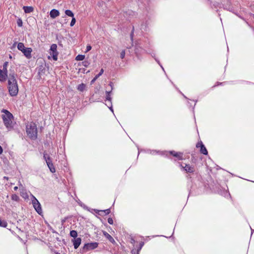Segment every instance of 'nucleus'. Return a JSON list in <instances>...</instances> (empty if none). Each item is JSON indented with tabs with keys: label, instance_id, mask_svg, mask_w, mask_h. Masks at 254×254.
I'll use <instances>...</instances> for the list:
<instances>
[{
	"label": "nucleus",
	"instance_id": "f257e3e1",
	"mask_svg": "<svg viewBox=\"0 0 254 254\" xmlns=\"http://www.w3.org/2000/svg\"><path fill=\"white\" fill-rule=\"evenodd\" d=\"M16 78L17 74L14 72L9 73L7 88L9 94L11 97L16 96L18 93L19 88Z\"/></svg>",
	"mask_w": 254,
	"mask_h": 254
},
{
	"label": "nucleus",
	"instance_id": "f03ea898",
	"mask_svg": "<svg viewBox=\"0 0 254 254\" xmlns=\"http://www.w3.org/2000/svg\"><path fill=\"white\" fill-rule=\"evenodd\" d=\"M150 45V41L148 39L145 40L144 41L138 42L134 48V51L136 56L139 58V56L145 53H149L148 50Z\"/></svg>",
	"mask_w": 254,
	"mask_h": 254
},
{
	"label": "nucleus",
	"instance_id": "7ed1b4c3",
	"mask_svg": "<svg viewBox=\"0 0 254 254\" xmlns=\"http://www.w3.org/2000/svg\"><path fill=\"white\" fill-rule=\"evenodd\" d=\"M1 112L4 114L1 116L4 126L8 130H11L13 128L14 125L12 121L14 118L13 115L6 109H3Z\"/></svg>",
	"mask_w": 254,
	"mask_h": 254
},
{
	"label": "nucleus",
	"instance_id": "20e7f679",
	"mask_svg": "<svg viewBox=\"0 0 254 254\" xmlns=\"http://www.w3.org/2000/svg\"><path fill=\"white\" fill-rule=\"evenodd\" d=\"M26 131L27 135L32 140L37 138V128L35 123L31 122L26 126Z\"/></svg>",
	"mask_w": 254,
	"mask_h": 254
},
{
	"label": "nucleus",
	"instance_id": "39448f33",
	"mask_svg": "<svg viewBox=\"0 0 254 254\" xmlns=\"http://www.w3.org/2000/svg\"><path fill=\"white\" fill-rule=\"evenodd\" d=\"M168 154H170L177 158V160H183V153L181 152H176L174 150L169 151H162L161 155L168 157Z\"/></svg>",
	"mask_w": 254,
	"mask_h": 254
},
{
	"label": "nucleus",
	"instance_id": "423d86ee",
	"mask_svg": "<svg viewBox=\"0 0 254 254\" xmlns=\"http://www.w3.org/2000/svg\"><path fill=\"white\" fill-rule=\"evenodd\" d=\"M135 28L136 29V30H137L138 28L141 31V33H142L147 31L148 29V23L147 21L146 20L145 22H142L140 26L138 25V28L136 26H135V27L134 26H132V29L130 34V39L132 41H133V33L135 30Z\"/></svg>",
	"mask_w": 254,
	"mask_h": 254
},
{
	"label": "nucleus",
	"instance_id": "0eeeda50",
	"mask_svg": "<svg viewBox=\"0 0 254 254\" xmlns=\"http://www.w3.org/2000/svg\"><path fill=\"white\" fill-rule=\"evenodd\" d=\"M31 200L33 207L34 208L35 210H36L38 214H39V215H41L43 213V211L40 203L39 202L38 200L35 197V196H34L32 194H31Z\"/></svg>",
	"mask_w": 254,
	"mask_h": 254
},
{
	"label": "nucleus",
	"instance_id": "6e6552de",
	"mask_svg": "<svg viewBox=\"0 0 254 254\" xmlns=\"http://www.w3.org/2000/svg\"><path fill=\"white\" fill-rule=\"evenodd\" d=\"M99 244L97 242H91L86 243L83 247V250L87 252L90 250H94L98 246Z\"/></svg>",
	"mask_w": 254,
	"mask_h": 254
},
{
	"label": "nucleus",
	"instance_id": "1a4fd4ad",
	"mask_svg": "<svg viewBox=\"0 0 254 254\" xmlns=\"http://www.w3.org/2000/svg\"><path fill=\"white\" fill-rule=\"evenodd\" d=\"M180 166L182 167V169L187 173H193L195 171L194 167L189 164H185V166H184L182 164H180Z\"/></svg>",
	"mask_w": 254,
	"mask_h": 254
},
{
	"label": "nucleus",
	"instance_id": "9d476101",
	"mask_svg": "<svg viewBox=\"0 0 254 254\" xmlns=\"http://www.w3.org/2000/svg\"><path fill=\"white\" fill-rule=\"evenodd\" d=\"M196 147L197 148H200V152L201 154L205 155L208 154L207 150L202 141L198 142L196 144Z\"/></svg>",
	"mask_w": 254,
	"mask_h": 254
},
{
	"label": "nucleus",
	"instance_id": "9b49d317",
	"mask_svg": "<svg viewBox=\"0 0 254 254\" xmlns=\"http://www.w3.org/2000/svg\"><path fill=\"white\" fill-rule=\"evenodd\" d=\"M9 74L8 72L3 71L0 69V82H3L6 81V79L8 80Z\"/></svg>",
	"mask_w": 254,
	"mask_h": 254
},
{
	"label": "nucleus",
	"instance_id": "f8f14e48",
	"mask_svg": "<svg viewBox=\"0 0 254 254\" xmlns=\"http://www.w3.org/2000/svg\"><path fill=\"white\" fill-rule=\"evenodd\" d=\"M109 85L111 87V90L110 91H106V96H105V98H106V100L105 101H108L109 102V103L110 102H112V98L111 97V93L112 92V90L113 89V83L112 82H110Z\"/></svg>",
	"mask_w": 254,
	"mask_h": 254
},
{
	"label": "nucleus",
	"instance_id": "ddd939ff",
	"mask_svg": "<svg viewBox=\"0 0 254 254\" xmlns=\"http://www.w3.org/2000/svg\"><path fill=\"white\" fill-rule=\"evenodd\" d=\"M32 50L31 48H25L22 51V53L27 58L30 59L31 58V52Z\"/></svg>",
	"mask_w": 254,
	"mask_h": 254
},
{
	"label": "nucleus",
	"instance_id": "4468645a",
	"mask_svg": "<svg viewBox=\"0 0 254 254\" xmlns=\"http://www.w3.org/2000/svg\"><path fill=\"white\" fill-rule=\"evenodd\" d=\"M73 245L75 249H77L81 243V239L80 238H76L72 240Z\"/></svg>",
	"mask_w": 254,
	"mask_h": 254
},
{
	"label": "nucleus",
	"instance_id": "2eb2a0df",
	"mask_svg": "<svg viewBox=\"0 0 254 254\" xmlns=\"http://www.w3.org/2000/svg\"><path fill=\"white\" fill-rule=\"evenodd\" d=\"M203 190H204V188H201L200 189H198L196 191H194L193 187H191V188L190 190L189 194L190 195V194H194V195L199 194L201 193Z\"/></svg>",
	"mask_w": 254,
	"mask_h": 254
},
{
	"label": "nucleus",
	"instance_id": "dca6fc26",
	"mask_svg": "<svg viewBox=\"0 0 254 254\" xmlns=\"http://www.w3.org/2000/svg\"><path fill=\"white\" fill-rule=\"evenodd\" d=\"M60 15V12L58 10L56 9H53L50 11V17L54 19L59 16Z\"/></svg>",
	"mask_w": 254,
	"mask_h": 254
},
{
	"label": "nucleus",
	"instance_id": "f3484780",
	"mask_svg": "<svg viewBox=\"0 0 254 254\" xmlns=\"http://www.w3.org/2000/svg\"><path fill=\"white\" fill-rule=\"evenodd\" d=\"M43 157L46 162L47 166H49V165H51L53 163L52 158L45 152L44 153Z\"/></svg>",
	"mask_w": 254,
	"mask_h": 254
},
{
	"label": "nucleus",
	"instance_id": "a211bd4d",
	"mask_svg": "<svg viewBox=\"0 0 254 254\" xmlns=\"http://www.w3.org/2000/svg\"><path fill=\"white\" fill-rule=\"evenodd\" d=\"M103 235L106 237V238L108 239L109 241V242H110L111 243L114 244L116 243L113 238L107 232L103 231Z\"/></svg>",
	"mask_w": 254,
	"mask_h": 254
},
{
	"label": "nucleus",
	"instance_id": "6ab92c4d",
	"mask_svg": "<svg viewBox=\"0 0 254 254\" xmlns=\"http://www.w3.org/2000/svg\"><path fill=\"white\" fill-rule=\"evenodd\" d=\"M135 14V13L134 11L131 10H128L125 12L124 16L126 17L127 19H129V18H131V16L134 15Z\"/></svg>",
	"mask_w": 254,
	"mask_h": 254
},
{
	"label": "nucleus",
	"instance_id": "aec40b11",
	"mask_svg": "<svg viewBox=\"0 0 254 254\" xmlns=\"http://www.w3.org/2000/svg\"><path fill=\"white\" fill-rule=\"evenodd\" d=\"M23 9L25 13H29L33 11L34 8L30 6H24Z\"/></svg>",
	"mask_w": 254,
	"mask_h": 254
},
{
	"label": "nucleus",
	"instance_id": "412c9836",
	"mask_svg": "<svg viewBox=\"0 0 254 254\" xmlns=\"http://www.w3.org/2000/svg\"><path fill=\"white\" fill-rule=\"evenodd\" d=\"M104 72L103 68H101L99 73L95 75V76L92 79L91 81V84H93L95 82V81Z\"/></svg>",
	"mask_w": 254,
	"mask_h": 254
},
{
	"label": "nucleus",
	"instance_id": "4be33fe9",
	"mask_svg": "<svg viewBox=\"0 0 254 254\" xmlns=\"http://www.w3.org/2000/svg\"><path fill=\"white\" fill-rule=\"evenodd\" d=\"M146 153H149L151 155H155L156 154H158L161 155V151L156 150H151L147 149L145 151Z\"/></svg>",
	"mask_w": 254,
	"mask_h": 254
},
{
	"label": "nucleus",
	"instance_id": "5701e85b",
	"mask_svg": "<svg viewBox=\"0 0 254 254\" xmlns=\"http://www.w3.org/2000/svg\"><path fill=\"white\" fill-rule=\"evenodd\" d=\"M50 55L52 56L54 61H56L58 60V51H51Z\"/></svg>",
	"mask_w": 254,
	"mask_h": 254
},
{
	"label": "nucleus",
	"instance_id": "b1692460",
	"mask_svg": "<svg viewBox=\"0 0 254 254\" xmlns=\"http://www.w3.org/2000/svg\"><path fill=\"white\" fill-rule=\"evenodd\" d=\"M86 87V85L83 83L79 84L77 87V89L81 92H83L85 89Z\"/></svg>",
	"mask_w": 254,
	"mask_h": 254
},
{
	"label": "nucleus",
	"instance_id": "393cba45",
	"mask_svg": "<svg viewBox=\"0 0 254 254\" xmlns=\"http://www.w3.org/2000/svg\"><path fill=\"white\" fill-rule=\"evenodd\" d=\"M223 7L224 9L230 11H232L233 9L230 3H228L226 4H223Z\"/></svg>",
	"mask_w": 254,
	"mask_h": 254
},
{
	"label": "nucleus",
	"instance_id": "a878e982",
	"mask_svg": "<svg viewBox=\"0 0 254 254\" xmlns=\"http://www.w3.org/2000/svg\"><path fill=\"white\" fill-rule=\"evenodd\" d=\"M26 47H25L24 46V45L23 43H18V44H17V49L21 51L22 52V51L25 49Z\"/></svg>",
	"mask_w": 254,
	"mask_h": 254
},
{
	"label": "nucleus",
	"instance_id": "bb28decb",
	"mask_svg": "<svg viewBox=\"0 0 254 254\" xmlns=\"http://www.w3.org/2000/svg\"><path fill=\"white\" fill-rule=\"evenodd\" d=\"M65 14L68 16L71 17H74V14H73V12L70 10H69V9L65 10Z\"/></svg>",
	"mask_w": 254,
	"mask_h": 254
},
{
	"label": "nucleus",
	"instance_id": "cd10ccee",
	"mask_svg": "<svg viewBox=\"0 0 254 254\" xmlns=\"http://www.w3.org/2000/svg\"><path fill=\"white\" fill-rule=\"evenodd\" d=\"M70 236L71 237H73L74 239L77 238V232L75 230H71L70 231Z\"/></svg>",
	"mask_w": 254,
	"mask_h": 254
},
{
	"label": "nucleus",
	"instance_id": "c85d7f7f",
	"mask_svg": "<svg viewBox=\"0 0 254 254\" xmlns=\"http://www.w3.org/2000/svg\"><path fill=\"white\" fill-rule=\"evenodd\" d=\"M85 59V55H78L76 58L75 60L76 61H83Z\"/></svg>",
	"mask_w": 254,
	"mask_h": 254
},
{
	"label": "nucleus",
	"instance_id": "c756f323",
	"mask_svg": "<svg viewBox=\"0 0 254 254\" xmlns=\"http://www.w3.org/2000/svg\"><path fill=\"white\" fill-rule=\"evenodd\" d=\"M8 64V62H5L2 65V69H1L3 71L7 72V66Z\"/></svg>",
	"mask_w": 254,
	"mask_h": 254
},
{
	"label": "nucleus",
	"instance_id": "7c9ffc66",
	"mask_svg": "<svg viewBox=\"0 0 254 254\" xmlns=\"http://www.w3.org/2000/svg\"><path fill=\"white\" fill-rule=\"evenodd\" d=\"M50 171L52 172V173H55L56 172V169L53 165V164L52 163V164L51 165H49V166H48Z\"/></svg>",
	"mask_w": 254,
	"mask_h": 254
},
{
	"label": "nucleus",
	"instance_id": "2f4dec72",
	"mask_svg": "<svg viewBox=\"0 0 254 254\" xmlns=\"http://www.w3.org/2000/svg\"><path fill=\"white\" fill-rule=\"evenodd\" d=\"M11 199L15 201H18L19 200V197L17 194H13L11 195Z\"/></svg>",
	"mask_w": 254,
	"mask_h": 254
},
{
	"label": "nucleus",
	"instance_id": "473e14b6",
	"mask_svg": "<svg viewBox=\"0 0 254 254\" xmlns=\"http://www.w3.org/2000/svg\"><path fill=\"white\" fill-rule=\"evenodd\" d=\"M50 50L51 51H57V46L55 44H53L50 47Z\"/></svg>",
	"mask_w": 254,
	"mask_h": 254
},
{
	"label": "nucleus",
	"instance_id": "72a5a7b5",
	"mask_svg": "<svg viewBox=\"0 0 254 254\" xmlns=\"http://www.w3.org/2000/svg\"><path fill=\"white\" fill-rule=\"evenodd\" d=\"M79 205L84 209L87 210L88 211H90L91 208L88 207L87 206L85 205L84 204H83L82 203H80Z\"/></svg>",
	"mask_w": 254,
	"mask_h": 254
},
{
	"label": "nucleus",
	"instance_id": "f704fd0d",
	"mask_svg": "<svg viewBox=\"0 0 254 254\" xmlns=\"http://www.w3.org/2000/svg\"><path fill=\"white\" fill-rule=\"evenodd\" d=\"M148 50L149 51V53H148V54H150L151 57L155 59V58H155V53L154 52H152V53L151 52L150 45H149V48H148Z\"/></svg>",
	"mask_w": 254,
	"mask_h": 254
},
{
	"label": "nucleus",
	"instance_id": "c9c22d12",
	"mask_svg": "<svg viewBox=\"0 0 254 254\" xmlns=\"http://www.w3.org/2000/svg\"><path fill=\"white\" fill-rule=\"evenodd\" d=\"M17 25H18V27H22V26L23 22H22V20H21V19L19 18L17 20Z\"/></svg>",
	"mask_w": 254,
	"mask_h": 254
},
{
	"label": "nucleus",
	"instance_id": "e433bc0d",
	"mask_svg": "<svg viewBox=\"0 0 254 254\" xmlns=\"http://www.w3.org/2000/svg\"><path fill=\"white\" fill-rule=\"evenodd\" d=\"M144 243L143 242H141L139 243V246H138V247L137 248V250L139 251H140L141 250L142 248L144 246Z\"/></svg>",
	"mask_w": 254,
	"mask_h": 254
},
{
	"label": "nucleus",
	"instance_id": "4c0bfd02",
	"mask_svg": "<svg viewBox=\"0 0 254 254\" xmlns=\"http://www.w3.org/2000/svg\"><path fill=\"white\" fill-rule=\"evenodd\" d=\"M106 106L109 108V109H110V110L113 113H114V110H113V106H112V102H110L109 103V106L108 105V104H106Z\"/></svg>",
	"mask_w": 254,
	"mask_h": 254
},
{
	"label": "nucleus",
	"instance_id": "58836bf2",
	"mask_svg": "<svg viewBox=\"0 0 254 254\" xmlns=\"http://www.w3.org/2000/svg\"><path fill=\"white\" fill-rule=\"evenodd\" d=\"M75 22H76L75 18L74 17H72V19H71V21L70 23V26H73L75 24Z\"/></svg>",
	"mask_w": 254,
	"mask_h": 254
},
{
	"label": "nucleus",
	"instance_id": "ea45409f",
	"mask_svg": "<svg viewBox=\"0 0 254 254\" xmlns=\"http://www.w3.org/2000/svg\"><path fill=\"white\" fill-rule=\"evenodd\" d=\"M125 55H126V51L125 50H123L121 54H120V57L122 59H123L125 57Z\"/></svg>",
	"mask_w": 254,
	"mask_h": 254
},
{
	"label": "nucleus",
	"instance_id": "a19ab883",
	"mask_svg": "<svg viewBox=\"0 0 254 254\" xmlns=\"http://www.w3.org/2000/svg\"><path fill=\"white\" fill-rule=\"evenodd\" d=\"M82 65L85 67H87L89 64V63L87 61H84L82 63Z\"/></svg>",
	"mask_w": 254,
	"mask_h": 254
},
{
	"label": "nucleus",
	"instance_id": "79ce46f5",
	"mask_svg": "<svg viewBox=\"0 0 254 254\" xmlns=\"http://www.w3.org/2000/svg\"><path fill=\"white\" fill-rule=\"evenodd\" d=\"M101 211L104 212L106 215H108L111 212L110 209H107L104 210H101Z\"/></svg>",
	"mask_w": 254,
	"mask_h": 254
},
{
	"label": "nucleus",
	"instance_id": "37998d69",
	"mask_svg": "<svg viewBox=\"0 0 254 254\" xmlns=\"http://www.w3.org/2000/svg\"><path fill=\"white\" fill-rule=\"evenodd\" d=\"M108 222L111 225L113 224V223H114L113 219L111 217L108 218Z\"/></svg>",
	"mask_w": 254,
	"mask_h": 254
},
{
	"label": "nucleus",
	"instance_id": "c03bdc74",
	"mask_svg": "<svg viewBox=\"0 0 254 254\" xmlns=\"http://www.w3.org/2000/svg\"><path fill=\"white\" fill-rule=\"evenodd\" d=\"M139 251L137 249V250H131V254H139Z\"/></svg>",
	"mask_w": 254,
	"mask_h": 254
},
{
	"label": "nucleus",
	"instance_id": "a18cd8bd",
	"mask_svg": "<svg viewBox=\"0 0 254 254\" xmlns=\"http://www.w3.org/2000/svg\"><path fill=\"white\" fill-rule=\"evenodd\" d=\"M194 102H195V104H194V105L192 107L191 105V104L188 102V106L190 107H192V110L193 111L194 110V106L195 105V104L197 102V100H193Z\"/></svg>",
	"mask_w": 254,
	"mask_h": 254
},
{
	"label": "nucleus",
	"instance_id": "49530a36",
	"mask_svg": "<svg viewBox=\"0 0 254 254\" xmlns=\"http://www.w3.org/2000/svg\"><path fill=\"white\" fill-rule=\"evenodd\" d=\"M93 211H94L95 212H96V213H99V212L100 211H101V210H99L98 209H90V211L91 213H93Z\"/></svg>",
	"mask_w": 254,
	"mask_h": 254
},
{
	"label": "nucleus",
	"instance_id": "de8ad7c7",
	"mask_svg": "<svg viewBox=\"0 0 254 254\" xmlns=\"http://www.w3.org/2000/svg\"><path fill=\"white\" fill-rule=\"evenodd\" d=\"M92 47L90 45H88L86 46V52H87L91 50Z\"/></svg>",
	"mask_w": 254,
	"mask_h": 254
},
{
	"label": "nucleus",
	"instance_id": "09e8293b",
	"mask_svg": "<svg viewBox=\"0 0 254 254\" xmlns=\"http://www.w3.org/2000/svg\"><path fill=\"white\" fill-rule=\"evenodd\" d=\"M179 92L183 96V97L188 99V100H190L187 97H186L181 91H179Z\"/></svg>",
	"mask_w": 254,
	"mask_h": 254
},
{
	"label": "nucleus",
	"instance_id": "8fccbe9b",
	"mask_svg": "<svg viewBox=\"0 0 254 254\" xmlns=\"http://www.w3.org/2000/svg\"><path fill=\"white\" fill-rule=\"evenodd\" d=\"M130 243L132 244H133L135 243V240L133 238H131Z\"/></svg>",
	"mask_w": 254,
	"mask_h": 254
},
{
	"label": "nucleus",
	"instance_id": "3c124183",
	"mask_svg": "<svg viewBox=\"0 0 254 254\" xmlns=\"http://www.w3.org/2000/svg\"><path fill=\"white\" fill-rule=\"evenodd\" d=\"M155 60L159 65L161 64L160 61H159V60L158 59L155 58Z\"/></svg>",
	"mask_w": 254,
	"mask_h": 254
},
{
	"label": "nucleus",
	"instance_id": "603ef678",
	"mask_svg": "<svg viewBox=\"0 0 254 254\" xmlns=\"http://www.w3.org/2000/svg\"><path fill=\"white\" fill-rule=\"evenodd\" d=\"M3 152V149L2 147L0 145V154H1Z\"/></svg>",
	"mask_w": 254,
	"mask_h": 254
},
{
	"label": "nucleus",
	"instance_id": "864d4df0",
	"mask_svg": "<svg viewBox=\"0 0 254 254\" xmlns=\"http://www.w3.org/2000/svg\"><path fill=\"white\" fill-rule=\"evenodd\" d=\"M13 190H15V191H16L17 190H18V187L17 186H15L13 188Z\"/></svg>",
	"mask_w": 254,
	"mask_h": 254
},
{
	"label": "nucleus",
	"instance_id": "5fc2aeb1",
	"mask_svg": "<svg viewBox=\"0 0 254 254\" xmlns=\"http://www.w3.org/2000/svg\"><path fill=\"white\" fill-rule=\"evenodd\" d=\"M223 83H220V82H217V85H215L214 86H218V85H221Z\"/></svg>",
	"mask_w": 254,
	"mask_h": 254
},
{
	"label": "nucleus",
	"instance_id": "6e6d98bb",
	"mask_svg": "<svg viewBox=\"0 0 254 254\" xmlns=\"http://www.w3.org/2000/svg\"><path fill=\"white\" fill-rule=\"evenodd\" d=\"M225 193H226L225 196H226L227 195H229V196L230 195L229 192L226 191Z\"/></svg>",
	"mask_w": 254,
	"mask_h": 254
},
{
	"label": "nucleus",
	"instance_id": "4d7b16f0",
	"mask_svg": "<svg viewBox=\"0 0 254 254\" xmlns=\"http://www.w3.org/2000/svg\"><path fill=\"white\" fill-rule=\"evenodd\" d=\"M159 65L161 67V68H162V69H163V70L164 71H165L163 67L162 66V65L161 64H160V65Z\"/></svg>",
	"mask_w": 254,
	"mask_h": 254
},
{
	"label": "nucleus",
	"instance_id": "13d9d810",
	"mask_svg": "<svg viewBox=\"0 0 254 254\" xmlns=\"http://www.w3.org/2000/svg\"><path fill=\"white\" fill-rule=\"evenodd\" d=\"M251 17H253V18H254V14H252L251 15Z\"/></svg>",
	"mask_w": 254,
	"mask_h": 254
},
{
	"label": "nucleus",
	"instance_id": "bf43d9fd",
	"mask_svg": "<svg viewBox=\"0 0 254 254\" xmlns=\"http://www.w3.org/2000/svg\"><path fill=\"white\" fill-rule=\"evenodd\" d=\"M138 155H139V153H140V150L139 149V148H138Z\"/></svg>",
	"mask_w": 254,
	"mask_h": 254
},
{
	"label": "nucleus",
	"instance_id": "052dcab7",
	"mask_svg": "<svg viewBox=\"0 0 254 254\" xmlns=\"http://www.w3.org/2000/svg\"><path fill=\"white\" fill-rule=\"evenodd\" d=\"M9 58H10V59H11V58H12V56H11L10 55H9Z\"/></svg>",
	"mask_w": 254,
	"mask_h": 254
},
{
	"label": "nucleus",
	"instance_id": "680f3d73",
	"mask_svg": "<svg viewBox=\"0 0 254 254\" xmlns=\"http://www.w3.org/2000/svg\"><path fill=\"white\" fill-rule=\"evenodd\" d=\"M251 230H252V234L253 232H254V230H253L252 228H251Z\"/></svg>",
	"mask_w": 254,
	"mask_h": 254
},
{
	"label": "nucleus",
	"instance_id": "e2e57ef3",
	"mask_svg": "<svg viewBox=\"0 0 254 254\" xmlns=\"http://www.w3.org/2000/svg\"><path fill=\"white\" fill-rule=\"evenodd\" d=\"M106 104H108V105L109 106V102L108 101V103H106Z\"/></svg>",
	"mask_w": 254,
	"mask_h": 254
},
{
	"label": "nucleus",
	"instance_id": "0e129e2a",
	"mask_svg": "<svg viewBox=\"0 0 254 254\" xmlns=\"http://www.w3.org/2000/svg\"><path fill=\"white\" fill-rule=\"evenodd\" d=\"M55 254H60L59 253L57 252V253H56Z\"/></svg>",
	"mask_w": 254,
	"mask_h": 254
},
{
	"label": "nucleus",
	"instance_id": "69168bd1",
	"mask_svg": "<svg viewBox=\"0 0 254 254\" xmlns=\"http://www.w3.org/2000/svg\"><path fill=\"white\" fill-rule=\"evenodd\" d=\"M177 90L178 91H180V90H179V89L178 88H177Z\"/></svg>",
	"mask_w": 254,
	"mask_h": 254
},
{
	"label": "nucleus",
	"instance_id": "338daca9",
	"mask_svg": "<svg viewBox=\"0 0 254 254\" xmlns=\"http://www.w3.org/2000/svg\"><path fill=\"white\" fill-rule=\"evenodd\" d=\"M177 90L178 91H180V90H179V89L178 88H177Z\"/></svg>",
	"mask_w": 254,
	"mask_h": 254
},
{
	"label": "nucleus",
	"instance_id": "774afa93",
	"mask_svg": "<svg viewBox=\"0 0 254 254\" xmlns=\"http://www.w3.org/2000/svg\"><path fill=\"white\" fill-rule=\"evenodd\" d=\"M177 90L178 91H180V90H179V89L178 88H177Z\"/></svg>",
	"mask_w": 254,
	"mask_h": 254
}]
</instances>
